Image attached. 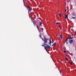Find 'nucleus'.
<instances>
[{"mask_svg":"<svg viewBox=\"0 0 76 76\" xmlns=\"http://www.w3.org/2000/svg\"><path fill=\"white\" fill-rule=\"evenodd\" d=\"M42 39L43 41H44V45H46V46H45V49L46 51L47 52L48 51L47 50V48H50V46L46 44V43L47 42V39H46L45 37H44V39H42Z\"/></svg>","mask_w":76,"mask_h":76,"instance_id":"f257e3e1","label":"nucleus"},{"mask_svg":"<svg viewBox=\"0 0 76 76\" xmlns=\"http://www.w3.org/2000/svg\"><path fill=\"white\" fill-rule=\"evenodd\" d=\"M73 38V37H72L71 38L70 37L69 38H67L66 40V44H68V43L67 42V40H68V39H72V38Z\"/></svg>","mask_w":76,"mask_h":76,"instance_id":"f03ea898","label":"nucleus"},{"mask_svg":"<svg viewBox=\"0 0 76 76\" xmlns=\"http://www.w3.org/2000/svg\"><path fill=\"white\" fill-rule=\"evenodd\" d=\"M73 42V40H71L69 41V43L70 44H72Z\"/></svg>","mask_w":76,"mask_h":76,"instance_id":"7ed1b4c3","label":"nucleus"},{"mask_svg":"<svg viewBox=\"0 0 76 76\" xmlns=\"http://www.w3.org/2000/svg\"><path fill=\"white\" fill-rule=\"evenodd\" d=\"M49 44L50 45H51V39H50V38Z\"/></svg>","mask_w":76,"mask_h":76,"instance_id":"20e7f679","label":"nucleus"},{"mask_svg":"<svg viewBox=\"0 0 76 76\" xmlns=\"http://www.w3.org/2000/svg\"><path fill=\"white\" fill-rule=\"evenodd\" d=\"M68 15H66L65 16V18L67 19V18H68Z\"/></svg>","mask_w":76,"mask_h":76,"instance_id":"39448f33","label":"nucleus"},{"mask_svg":"<svg viewBox=\"0 0 76 76\" xmlns=\"http://www.w3.org/2000/svg\"><path fill=\"white\" fill-rule=\"evenodd\" d=\"M60 38H61V39H62L63 38V36L61 35H60Z\"/></svg>","mask_w":76,"mask_h":76,"instance_id":"423d86ee","label":"nucleus"},{"mask_svg":"<svg viewBox=\"0 0 76 76\" xmlns=\"http://www.w3.org/2000/svg\"><path fill=\"white\" fill-rule=\"evenodd\" d=\"M56 43H54L53 45H52V46H56Z\"/></svg>","mask_w":76,"mask_h":76,"instance_id":"0eeeda50","label":"nucleus"},{"mask_svg":"<svg viewBox=\"0 0 76 76\" xmlns=\"http://www.w3.org/2000/svg\"><path fill=\"white\" fill-rule=\"evenodd\" d=\"M59 16H60V17H61V14H58Z\"/></svg>","mask_w":76,"mask_h":76,"instance_id":"6e6552de","label":"nucleus"},{"mask_svg":"<svg viewBox=\"0 0 76 76\" xmlns=\"http://www.w3.org/2000/svg\"><path fill=\"white\" fill-rule=\"evenodd\" d=\"M65 59L66 60V61H68V60H69V59L66 58H65Z\"/></svg>","mask_w":76,"mask_h":76,"instance_id":"1a4fd4ad","label":"nucleus"},{"mask_svg":"<svg viewBox=\"0 0 76 76\" xmlns=\"http://www.w3.org/2000/svg\"><path fill=\"white\" fill-rule=\"evenodd\" d=\"M64 53H66V50H64Z\"/></svg>","mask_w":76,"mask_h":76,"instance_id":"9d476101","label":"nucleus"},{"mask_svg":"<svg viewBox=\"0 0 76 76\" xmlns=\"http://www.w3.org/2000/svg\"><path fill=\"white\" fill-rule=\"evenodd\" d=\"M39 25H42V23L41 22H40L39 24Z\"/></svg>","mask_w":76,"mask_h":76,"instance_id":"9b49d317","label":"nucleus"},{"mask_svg":"<svg viewBox=\"0 0 76 76\" xmlns=\"http://www.w3.org/2000/svg\"><path fill=\"white\" fill-rule=\"evenodd\" d=\"M60 22H56V24H59L60 23Z\"/></svg>","mask_w":76,"mask_h":76,"instance_id":"f8f14e48","label":"nucleus"},{"mask_svg":"<svg viewBox=\"0 0 76 76\" xmlns=\"http://www.w3.org/2000/svg\"><path fill=\"white\" fill-rule=\"evenodd\" d=\"M27 7H28V9H29L30 8V7H29V6H27Z\"/></svg>","mask_w":76,"mask_h":76,"instance_id":"ddd939ff","label":"nucleus"},{"mask_svg":"<svg viewBox=\"0 0 76 76\" xmlns=\"http://www.w3.org/2000/svg\"><path fill=\"white\" fill-rule=\"evenodd\" d=\"M47 39V40H48H48H49V39L50 40V38H47V39Z\"/></svg>","mask_w":76,"mask_h":76,"instance_id":"4468645a","label":"nucleus"},{"mask_svg":"<svg viewBox=\"0 0 76 76\" xmlns=\"http://www.w3.org/2000/svg\"><path fill=\"white\" fill-rule=\"evenodd\" d=\"M72 19H75V17H72Z\"/></svg>","mask_w":76,"mask_h":76,"instance_id":"2eb2a0df","label":"nucleus"},{"mask_svg":"<svg viewBox=\"0 0 76 76\" xmlns=\"http://www.w3.org/2000/svg\"><path fill=\"white\" fill-rule=\"evenodd\" d=\"M66 11H67V10H66V9L65 10V12H66Z\"/></svg>","mask_w":76,"mask_h":76,"instance_id":"dca6fc26","label":"nucleus"},{"mask_svg":"<svg viewBox=\"0 0 76 76\" xmlns=\"http://www.w3.org/2000/svg\"><path fill=\"white\" fill-rule=\"evenodd\" d=\"M60 29H61V28H62V27H60Z\"/></svg>","mask_w":76,"mask_h":76,"instance_id":"f3484780","label":"nucleus"},{"mask_svg":"<svg viewBox=\"0 0 76 76\" xmlns=\"http://www.w3.org/2000/svg\"><path fill=\"white\" fill-rule=\"evenodd\" d=\"M70 63L71 64H72V62H70Z\"/></svg>","mask_w":76,"mask_h":76,"instance_id":"a211bd4d","label":"nucleus"},{"mask_svg":"<svg viewBox=\"0 0 76 76\" xmlns=\"http://www.w3.org/2000/svg\"><path fill=\"white\" fill-rule=\"evenodd\" d=\"M29 9L30 11H31V9L30 8H29Z\"/></svg>","mask_w":76,"mask_h":76,"instance_id":"6ab92c4d","label":"nucleus"},{"mask_svg":"<svg viewBox=\"0 0 76 76\" xmlns=\"http://www.w3.org/2000/svg\"><path fill=\"white\" fill-rule=\"evenodd\" d=\"M40 38H41V34H40Z\"/></svg>","mask_w":76,"mask_h":76,"instance_id":"aec40b11","label":"nucleus"},{"mask_svg":"<svg viewBox=\"0 0 76 76\" xmlns=\"http://www.w3.org/2000/svg\"><path fill=\"white\" fill-rule=\"evenodd\" d=\"M41 29H42V30L43 31L44 30V29L43 28H41Z\"/></svg>","mask_w":76,"mask_h":76,"instance_id":"412c9836","label":"nucleus"},{"mask_svg":"<svg viewBox=\"0 0 76 76\" xmlns=\"http://www.w3.org/2000/svg\"><path fill=\"white\" fill-rule=\"evenodd\" d=\"M61 26H59V28H61Z\"/></svg>","mask_w":76,"mask_h":76,"instance_id":"4be33fe9","label":"nucleus"},{"mask_svg":"<svg viewBox=\"0 0 76 76\" xmlns=\"http://www.w3.org/2000/svg\"><path fill=\"white\" fill-rule=\"evenodd\" d=\"M42 46H43V47H44V46L43 45H42Z\"/></svg>","mask_w":76,"mask_h":76,"instance_id":"5701e85b","label":"nucleus"},{"mask_svg":"<svg viewBox=\"0 0 76 76\" xmlns=\"http://www.w3.org/2000/svg\"><path fill=\"white\" fill-rule=\"evenodd\" d=\"M32 22H33V23L34 25H35V24H34V22H33V21H32Z\"/></svg>","mask_w":76,"mask_h":76,"instance_id":"b1692460","label":"nucleus"},{"mask_svg":"<svg viewBox=\"0 0 76 76\" xmlns=\"http://www.w3.org/2000/svg\"><path fill=\"white\" fill-rule=\"evenodd\" d=\"M37 29H38V31H39V29H38V28H37Z\"/></svg>","mask_w":76,"mask_h":76,"instance_id":"393cba45","label":"nucleus"},{"mask_svg":"<svg viewBox=\"0 0 76 76\" xmlns=\"http://www.w3.org/2000/svg\"><path fill=\"white\" fill-rule=\"evenodd\" d=\"M73 35H74V36H75V34H73Z\"/></svg>","mask_w":76,"mask_h":76,"instance_id":"a878e982","label":"nucleus"},{"mask_svg":"<svg viewBox=\"0 0 76 76\" xmlns=\"http://www.w3.org/2000/svg\"><path fill=\"white\" fill-rule=\"evenodd\" d=\"M66 55H67V53H66Z\"/></svg>","mask_w":76,"mask_h":76,"instance_id":"bb28decb","label":"nucleus"},{"mask_svg":"<svg viewBox=\"0 0 76 76\" xmlns=\"http://www.w3.org/2000/svg\"><path fill=\"white\" fill-rule=\"evenodd\" d=\"M65 4L66 5V3H65Z\"/></svg>","mask_w":76,"mask_h":76,"instance_id":"cd10ccee","label":"nucleus"},{"mask_svg":"<svg viewBox=\"0 0 76 76\" xmlns=\"http://www.w3.org/2000/svg\"><path fill=\"white\" fill-rule=\"evenodd\" d=\"M31 19H32V18H31Z\"/></svg>","mask_w":76,"mask_h":76,"instance_id":"c85d7f7f","label":"nucleus"}]
</instances>
